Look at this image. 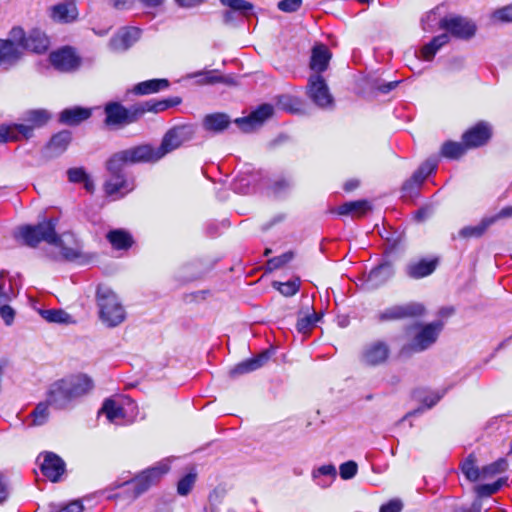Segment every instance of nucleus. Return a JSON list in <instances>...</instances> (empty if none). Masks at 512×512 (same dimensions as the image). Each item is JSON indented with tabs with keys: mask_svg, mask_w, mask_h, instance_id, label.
I'll return each instance as SVG.
<instances>
[{
	"mask_svg": "<svg viewBox=\"0 0 512 512\" xmlns=\"http://www.w3.org/2000/svg\"><path fill=\"white\" fill-rule=\"evenodd\" d=\"M276 105L279 109L290 113H299L301 111V101L291 95H280L276 99Z\"/></svg>",
	"mask_w": 512,
	"mask_h": 512,
	"instance_id": "nucleus-43",
	"label": "nucleus"
},
{
	"mask_svg": "<svg viewBox=\"0 0 512 512\" xmlns=\"http://www.w3.org/2000/svg\"><path fill=\"white\" fill-rule=\"evenodd\" d=\"M169 86V82L166 79H151L138 83L134 88L133 92L140 95H147L156 93Z\"/></svg>",
	"mask_w": 512,
	"mask_h": 512,
	"instance_id": "nucleus-34",
	"label": "nucleus"
},
{
	"mask_svg": "<svg viewBox=\"0 0 512 512\" xmlns=\"http://www.w3.org/2000/svg\"><path fill=\"white\" fill-rule=\"evenodd\" d=\"M140 35L141 30L138 28L129 27L122 29L110 40V48L116 52L125 51L138 41Z\"/></svg>",
	"mask_w": 512,
	"mask_h": 512,
	"instance_id": "nucleus-18",
	"label": "nucleus"
},
{
	"mask_svg": "<svg viewBox=\"0 0 512 512\" xmlns=\"http://www.w3.org/2000/svg\"><path fill=\"white\" fill-rule=\"evenodd\" d=\"M442 328L441 321L415 327L411 342L403 347L402 353L421 352L428 349L436 342Z\"/></svg>",
	"mask_w": 512,
	"mask_h": 512,
	"instance_id": "nucleus-6",
	"label": "nucleus"
},
{
	"mask_svg": "<svg viewBox=\"0 0 512 512\" xmlns=\"http://www.w3.org/2000/svg\"><path fill=\"white\" fill-rule=\"evenodd\" d=\"M106 124L107 125H120L131 123L136 120V113L130 114L119 103H109L105 107Z\"/></svg>",
	"mask_w": 512,
	"mask_h": 512,
	"instance_id": "nucleus-19",
	"label": "nucleus"
},
{
	"mask_svg": "<svg viewBox=\"0 0 512 512\" xmlns=\"http://www.w3.org/2000/svg\"><path fill=\"white\" fill-rule=\"evenodd\" d=\"M105 192L113 199L123 197L133 190V185L122 174H112V177L105 183Z\"/></svg>",
	"mask_w": 512,
	"mask_h": 512,
	"instance_id": "nucleus-23",
	"label": "nucleus"
},
{
	"mask_svg": "<svg viewBox=\"0 0 512 512\" xmlns=\"http://www.w3.org/2000/svg\"><path fill=\"white\" fill-rule=\"evenodd\" d=\"M225 490L223 488H215L208 496V507L206 512H217V506L223 501Z\"/></svg>",
	"mask_w": 512,
	"mask_h": 512,
	"instance_id": "nucleus-53",
	"label": "nucleus"
},
{
	"mask_svg": "<svg viewBox=\"0 0 512 512\" xmlns=\"http://www.w3.org/2000/svg\"><path fill=\"white\" fill-rule=\"evenodd\" d=\"M48 407L45 403H40L32 412L33 425L40 426L44 424L48 418Z\"/></svg>",
	"mask_w": 512,
	"mask_h": 512,
	"instance_id": "nucleus-55",
	"label": "nucleus"
},
{
	"mask_svg": "<svg viewBox=\"0 0 512 512\" xmlns=\"http://www.w3.org/2000/svg\"><path fill=\"white\" fill-rule=\"evenodd\" d=\"M78 16V11L74 3H62L54 6L51 11V17L59 22H71Z\"/></svg>",
	"mask_w": 512,
	"mask_h": 512,
	"instance_id": "nucleus-31",
	"label": "nucleus"
},
{
	"mask_svg": "<svg viewBox=\"0 0 512 512\" xmlns=\"http://www.w3.org/2000/svg\"><path fill=\"white\" fill-rule=\"evenodd\" d=\"M56 219L45 220L35 226H24L19 229L18 236L30 247H35L41 241L59 249L61 256L69 261L80 260L82 250L73 234L56 233Z\"/></svg>",
	"mask_w": 512,
	"mask_h": 512,
	"instance_id": "nucleus-1",
	"label": "nucleus"
},
{
	"mask_svg": "<svg viewBox=\"0 0 512 512\" xmlns=\"http://www.w3.org/2000/svg\"><path fill=\"white\" fill-rule=\"evenodd\" d=\"M50 62L57 70L70 72L80 66V58L72 48L64 47L50 54Z\"/></svg>",
	"mask_w": 512,
	"mask_h": 512,
	"instance_id": "nucleus-12",
	"label": "nucleus"
},
{
	"mask_svg": "<svg viewBox=\"0 0 512 512\" xmlns=\"http://www.w3.org/2000/svg\"><path fill=\"white\" fill-rule=\"evenodd\" d=\"M23 29L14 27L6 39L0 38V69L9 70L23 57L24 50L20 42L23 40Z\"/></svg>",
	"mask_w": 512,
	"mask_h": 512,
	"instance_id": "nucleus-5",
	"label": "nucleus"
},
{
	"mask_svg": "<svg viewBox=\"0 0 512 512\" xmlns=\"http://www.w3.org/2000/svg\"><path fill=\"white\" fill-rule=\"evenodd\" d=\"M229 125V119L225 114L216 113L207 115L204 118V127L207 130L220 132L227 128Z\"/></svg>",
	"mask_w": 512,
	"mask_h": 512,
	"instance_id": "nucleus-39",
	"label": "nucleus"
},
{
	"mask_svg": "<svg viewBox=\"0 0 512 512\" xmlns=\"http://www.w3.org/2000/svg\"><path fill=\"white\" fill-rule=\"evenodd\" d=\"M107 239L115 249H127L132 245L131 235L121 229L110 231Z\"/></svg>",
	"mask_w": 512,
	"mask_h": 512,
	"instance_id": "nucleus-38",
	"label": "nucleus"
},
{
	"mask_svg": "<svg viewBox=\"0 0 512 512\" xmlns=\"http://www.w3.org/2000/svg\"><path fill=\"white\" fill-rule=\"evenodd\" d=\"M491 19L495 23H512V3L494 10Z\"/></svg>",
	"mask_w": 512,
	"mask_h": 512,
	"instance_id": "nucleus-52",
	"label": "nucleus"
},
{
	"mask_svg": "<svg viewBox=\"0 0 512 512\" xmlns=\"http://www.w3.org/2000/svg\"><path fill=\"white\" fill-rule=\"evenodd\" d=\"M268 359L269 353L263 352L259 354L257 357L239 363L233 369H231L230 374L231 376H237L255 371L262 367L267 362Z\"/></svg>",
	"mask_w": 512,
	"mask_h": 512,
	"instance_id": "nucleus-27",
	"label": "nucleus"
},
{
	"mask_svg": "<svg viewBox=\"0 0 512 512\" xmlns=\"http://www.w3.org/2000/svg\"><path fill=\"white\" fill-rule=\"evenodd\" d=\"M131 164L139 162H155L160 159L157 149L151 145H140L125 150Z\"/></svg>",
	"mask_w": 512,
	"mask_h": 512,
	"instance_id": "nucleus-24",
	"label": "nucleus"
},
{
	"mask_svg": "<svg viewBox=\"0 0 512 512\" xmlns=\"http://www.w3.org/2000/svg\"><path fill=\"white\" fill-rule=\"evenodd\" d=\"M424 313V307L420 303H409L389 307L379 314L380 320H399L406 317L419 316Z\"/></svg>",
	"mask_w": 512,
	"mask_h": 512,
	"instance_id": "nucleus-15",
	"label": "nucleus"
},
{
	"mask_svg": "<svg viewBox=\"0 0 512 512\" xmlns=\"http://www.w3.org/2000/svg\"><path fill=\"white\" fill-rule=\"evenodd\" d=\"M439 26L461 39H470L476 32V25L471 20L461 16L444 17L440 20Z\"/></svg>",
	"mask_w": 512,
	"mask_h": 512,
	"instance_id": "nucleus-9",
	"label": "nucleus"
},
{
	"mask_svg": "<svg viewBox=\"0 0 512 512\" xmlns=\"http://www.w3.org/2000/svg\"><path fill=\"white\" fill-rule=\"evenodd\" d=\"M506 478H500L492 484H482L475 487V492L478 497H489L500 490V488L506 483Z\"/></svg>",
	"mask_w": 512,
	"mask_h": 512,
	"instance_id": "nucleus-47",
	"label": "nucleus"
},
{
	"mask_svg": "<svg viewBox=\"0 0 512 512\" xmlns=\"http://www.w3.org/2000/svg\"><path fill=\"white\" fill-rule=\"evenodd\" d=\"M302 4V0H281L278 2L277 7L279 10L287 13L297 11Z\"/></svg>",
	"mask_w": 512,
	"mask_h": 512,
	"instance_id": "nucleus-58",
	"label": "nucleus"
},
{
	"mask_svg": "<svg viewBox=\"0 0 512 512\" xmlns=\"http://www.w3.org/2000/svg\"><path fill=\"white\" fill-rule=\"evenodd\" d=\"M91 116V110L82 107L65 109L60 114V121L67 125H77Z\"/></svg>",
	"mask_w": 512,
	"mask_h": 512,
	"instance_id": "nucleus-30",
	"label": "nucleus"
},
{
	"mask_svg": "<svg viewBox=\"0 0 512 512\" xmlns=\"http://www.w3.org/2000/svg\"><path fill=\"white\" fill-rule=\"evenodd\" d=\"M445 394V390L442 391H431V392H423L418 391L415 395V397L421 401L426 408L433 407Z\"/></svg>",
	"mask_w": 512,
	"mask_h": 512,
	"instance_id": "nucleus-48",
	"label": "nucleus"
},
{
	"mask_svg": "<svg viewBox=\"0 0 512 512\" xmlns=\"http://www.w3.org/2000/svg\"><path fill=\"white\" fill-rule=\"evenodd\" d=\"M319 321V316L315 313L307 314L303 317L298 318L296 328L298 332L302 334L308 333L315 324Z\"/></svg>",
	"mask_w": 512,
	"mask_h": 512,
	"instance_id": "nucleus-51",
	"label": "nucleus"
},
{
	"mask_svg": "<svg viewBox=\"0 0 512 512\" xmlns=\"http://www.w3.org/2000/svg\"><path fill=\"white\" fill-rule=\"evenodd\" d=\"M221 3L231 10L241 13L242 15H249L253 10V4L246 0H220Z\"/></svg>",
	"mask_w": 512,
	"mask_h": 512,
	"instance_id": "nucleus-49",
	"label": "nucleus"
},
{
	"mask_svg": "<svg viewBox=\"0 0 512 512\" xmlns=\"http://www.w3.org/2000/svg\"><path fill=\"white\" fill-rule=\"evenodd\" d=\"M197 479V473L195 471L189 472L182 477L177 484V492L181 496H187L193 489Z\"/></svg>",
	"mask_w": 512,
	"mask_h": 512,
	"instance_id": "nucleus-46",
	"label": "nucleus"
},
{
	"mask_svg": "<svg viewBox=\"0 0 512 512\" xmlns=\"http://www.w3.org/2000/svg\"><path fill=\"white\" fill-rule=\"evenodd\" d=\"M467 149L469 148L466 146L464 142L459 143L448 141L442 145L441 154L446 158L458 159L459 157L466 153Z\"/></svg>",
	"mask_w": 512,
	"mask_h": 512,
	"instance_id": "nucleus-41",
	"label": "nucleus"
},
{
	"mask_svg": "<svg viewBox=\"0 0 512 512\" xmlns=\"http://www.w3.org/2000/svg\"><path fill=\"white\" fill-rule=\"evenodd\" d=\"M358 471V465L354 461H347L340 465L339 473L343 480L352 479Z\"/></svg>",
	"mask_w": 512,
	"mask_h": 512,
	"instance_id": "nucleus-56",
	"label": "nucleus"
},
{
	"mask_svg": "<svg viewBox=\"0 0 512 512\" xmlns=\"http://www.w3.org/2000/svg\"><path fill=\"white\" fill-rule=\"evenodd\" d=\"M117 10H129L133 7V0H107ZM143 7L158 9L164 5L166 0H137Z\"/></svg>",
	"mask_w": 512,
	"mask_h": 512,
	"instance_id": "nucleus-35",
	"label": "nucleus"
},
{
	"mask_svg": "<svg viewBox=\"0 0 512 512\" xmlns=\"http://www.w3.org/2000/svg\"><path fill=\"white\" fill-rule=\"evenodd\" d=\"M49 119L45 110H33L27 113V124L0 125V142L18 141L32 136L34 128L44 125Z\"/></svg>",
	"mask_w": 512,
	"mask_h": 512,
	"instance_id": "nucleus-3",
	"label": "nucleus"
},
{
	"mask_svg": "<svg viewBox=\"0 0 512 512\" xmlns=\"http://www.w3.org/2000/svg\"><path fill=\"white\" fill-rule=\"evenodd\" d=\"M273 111L272 105L263 104L253 111L248 117L237 119L236 123L243 131L250 132L261 126L264 121L270 118L273 115Z\"/></svg>",
	"mask_w": 512,
	"mask_h": 512,
	"instance_id": "nucleus-16",
	"label": "nucleus"
},
{
	"mask_svg": "<svg viewBox=\"0 0 512 512\" xmlns=\"http://www.w3.org/2000/svg\"><path fill=\"white\" fill-rule=\"evenodd\" d=\"M83 505L79 501H72L58 512H82Z\"/></svg>",
	"mask_w": 512,
	"mask_h": 512,
	"instance_id": "nucleus-64",
	"label": "nucleus"
},
{
	"mask_svg": "<svg viewBox=\"0 0 512 512\" xmlns=\"http://www.w3.org/2000/svg\"><path fill=\"white\" fill-rule=\"evenodd\" d=\"M170 106H171V104L167 100L154 102L152 104L147 103L146 108H143L141 110V112H144V111L160 112V111H164L165 109H167Z\"/></svg>",
	"mask_w": 512,
	"mask_h": 512,
	"instance_id": "nucleus-62",
	"label": "nucleus"
},
{
	"mask_svg": "<svg viewBox=\"0 0 512 512\" xmlns=\"http://www.w3.org/2000/svg\"><path fill=\"white\" fill-rule=\"evenodd\" d=\"M192 133V129L187 126L175 127L169 130L163 137L161 145L156 148L158 157L161 159L166 154L177 149L191 138Z\"/></svg>",
	"mask_w": 512,
	"mask_h": 512,
	"instance_id": "nucleus-10",
	"label": "nucleus"
},
{
	"mask_svg": "<svg viewBox=\"0 0 512 512\" xmlns=\"http://www.w3.org/2000/svg\"><path fill=\"white\" fill-rule=\"evenodd\" d=\"M23 38L20 45H22L24 52L30 51L40 54L46 52L50 46V40L47 35L36 28L28 33L23 30Z\"/></svg>",
	"mask_w": 512,
	"mask_h": 512,
	"instance_id": "nucleus-13",
	"label": "nucleus"
},
{
	"mask_svg": "<svg viewBox=\"0 0 512 512\" xmlns=\"http://www.w3.org/2000/svg\"><path fill=\"white\" fill-rule=\"evenodd\" d=\"M67 175L69 181L73 183L82 182L87 176L82 168H71L67 171Z\"/></svg>",
	"mask_w": 512,
	"mask_h": 512,
	"instance_id": "nucleus-59",
	"label": "nucleus"
},
{
	"mask_svg": "<svg viewBox=\"0 0 512 512\" xmlns=\"http://www.w3.org/2000/svg\"><path fill=\"white\" fill-rule=\"evenodd\" d=\"M290 184L291 183L288 179L281 178L279 180H276L273 183L272 189L275 193H280V192L284 191L285 189L289 188Z\"/></svg>",
	"mask_w": 512,
	"mask_h": 512,
	"instance_id": "nucleus-63",
	"label": "nucleus"
},
{
	"mask_svg": "<svg viewBox=\"0 0 512 512\" xmlns=\"http://www.w3.org/2000/svg\"><path fill=\"white\" fill-rule=\"evenodd\" d=\"M390 354L387 343L377 340L367 344L361 355V360L365 365L378 366L384 364Z\"/></svg>",
	"mask_w": 512,
	"mask_h": 512,
	"instance_id": "nucleus-11",
	"label": "nucleus"
},
{
	"mask_svg": "<svg viewBox=\"0 0 512 512\" xmlns=\"http://www.w3.org/2000/svg\"><path fill=\"white\" fill-rule=\"evenodd\" d=\"M8 274L9 273L5 270H2L0 273V307L7 304L9 301H11L12 298L15 297L12 284L9 283L7 285L5 282V278L8 276Z\"/></svg>",
	"mask_w": 512,
	"mask_h": 512,
	"instance_id": "nucleus-45",
	"label": "nucleus"
},
{
	"mask_svg": "<svg viewBox=\"0 0 512 512\" xmlns=\"http://www.w3.org/2000/svg\"><path fill=\"white\" fill-rule=\"evenodd\" d=\"M462 473L471 481L476 482L481 479V469L477 466L474 455H469L461 465Z\"/></svg>",
	"mask_w": 512,
	"mask_h": 512,
	"instance_id": "nucleus-40",
	"label": "nucleus"
},
{
	"mask_svg": "<svg viewBox=\"0 0 512 512\" xmlns=\"http://www.w3.org/2000/svg\"><path fill=\"white\" fill-rule=\"evenodd\" d=\"M131 164L126 151H120L114 154L107 162V169L111 174H121L123 168Z\"/></svg>",
	"mask_w": 512,
	"mask_h": 512,
	"instance_id": "nucleus-42",
	"label": "nucleus"
},
{
	"mask_svg": "<svg viewBox=\"0 0 512 512\" xmlns=\"http://www.w3.org/2000/svg\"><path fill=\"white\" fill-rule=\"evenodd\" d=\"M273 287L276 288L282 295L288 297L296 294L300 287V280L298 278L289 280L287 282H274Z\"/></svg>",
	"mask_w": 512,
	"mask_h": 512,
	"instance_id": "nucleus-50",
	"label": "nucleus"
},
{
	"mask_svg": "<svg viewBox=\"0 0 512 512\" xmlns=\"http://www.w3.org/2000/svg\"><path fill=\"white\" fill-rule=\"evenodd\" d=\"M437 266L436 259H421L419 261L410 262L406 266V274L413 279H420L429 276L434 272Z\"/></svg>",
	"mask_w": 512,
	"mask_h": 512,
	"instance_id": "nucleus-26",
	"label": "nucleus"
},
{
	"mask_svg": "<svg viewBox=\"0 0 512 512\" xmlns=\"http://www.w3.org/2000/svg\"><path fill=\"white\" fill-rule=\"evenodd\" d=\"M436 166L437 163L434 160L425 161L417 171L414 172L412 177L404 183L403 191L406 195L413 196L426 177L436 169Z\"/></svg>",
	"mask_w": 512,
	"mask_h": 512,
	"instance_id": "nucleus-17",
	"label": "nucleus"
},
{
	"mask_svg": "<svg viewBox=\"0 0 512 512\" xmlns=\"http://www.w3.org/2000/svg\"><path fill=\"white\" fill-rule=\"evenodd\" d=\"M403 504L398 499L390 500L388 503L384 504L380 508V512H400L402 510Z\"/></svg>",
	"mask_w": 512,
	"mask_h": 512,
	"instance_id": "nucleus-61",
	"label": "nucleus"
},
{
	"mask_svg": "<svg viewBox=\"0 0 512 512\" xmlns=\"http://www.w3.org/2000/svg\"><path fill=\"white\" fill-rule=\"evenodd\" d=\"M71 141V134L68 131H61L54 135L47 145V150L50 156H58L62 154L68 147Z\"/></svg>",
	"mask_w": 512,
	"mask_h": 512,
	"instance_id": "nucleus-33",
	"label": "nucleus"
},
{
	"mask_svg": "<svg viewBox=\"0 0 512 512\" xmlns=\"http://www.w3.org/2000/svg\"><path fill=\"white\" fill-rule=\"evenodd\" d=\"M490 136V127L487 124L479 123L464 133L462 139L468 148H476L484 145Z\"/></svg>",
	"mask_w": 512,
	"mask_h": 512,
	"instance_id": "nucleus-20",
	"label": "nucleus"
},
{
	"mask_svg": "<svg viewBox=\"0 0 512 512\" xmlns=\"http://www.w3.org/2000/svg\"><path fill=\"white\" fill-rule=\"evenodd\" d=\"M169 463V459H164L156 463L153 467L146 469L135 479L130 482H126L125 484H127L130 489H133L134 496L137 497L148 490L150 486L156 484L161 477L169 471Z\"/></svg>",
	"mask_w": 512,
	"mask_h": 512,
	"instance_id": "nucleus-7",
	"label": "nucleus"
},
{
	"mask_svg": "<svg viewBox=\"0 0 512 512\" xmlns=\"http://www.w3.org/2000/svg\"><path fill=\"white\" fill-rule=\"evenodd\" d=\"M307 95L320 108L328 109L334 105V99L329 87L325 79L319 74L310 75L307 84Z\"/></svg>",
	"mask_w": 512,
	"mask_h": 512,
	"instance_id": "nucleus-8",
	"label": "nucleus"
},
{
	"mask_svg": "<svg viewBox=\"0 0 512 512\" xmlns=\"http://www.w3.org/2000/svg\"><path fill=\"white\" fill-rule=\"evenodd\" d=\"M449 39V35L446 33L434 37L422 47L420 57L426 61H431L435 54L449 42Z\"/></svg>",
	"mask_w": 512,
	"mask_h": 512,
	"instance_id": "nucleus-32",
	"label": "nucleus"
},
{
	"mask_svg": "<svg viewBox=\"0 0 512 512\" xmlns=\"http://www.w3.org/2000/svg\"><path fill=\"white\" fill-rule=\"evenodd\" d=\"M73 397L67 388L64 379L55 382L49 391L47 403L56 408L66 407Z\"/></svg>",
	"mask_w": 512,
	"mask_h": 512,
	"instance_id": "nucleus-21",
	"label": "nucleus"
},
{
	"mask_svg": "<svg viewBox=\"0 0 512 512\" xmlns=\"http://www.w3.org/2000/svg\"><path fill=\"white\" fill-rule=\"evenodd\" d=\"M42 457L41 471L52 482H57L65 471L64 461L55 453L44 452L39 458Z\"/></svg>",
	"mask_w": 512,
	"mask_h": 512,
	"instance_id": "nucleus-14",
	"label": "nucleus"
},
{
	"mask_svg": "<svg viewBox=\"0 0 512 512\" xmlns=\"http://www.w3.org/2000/svg\"><path fill=\"white\" fill-rule=\"evenodd\" d=\"M0 316L6 325H11L14 320L15 312L9 305L5 304L0 307Z\"/></svg>",
	"mask_w": 512,
	"mask_h": 512,
	"instance_id": "nucleus-60",
	"label": "nucleus"
},
{
	"mask_svg": "<svg viewBox=\"0 0 512 512\" xmlns=\"http://www.w3.org/2000/svg\"><path fill=\"white\" fill-rule=\"evenodd\" d=\"M98 315L102 324L114 328L126 319L125 308L118 295L107 285L100 284L96 291Z\"/></svg>",
	"mask_w": 512,
	"mask_h": 512,
	"instance_id": "nucleus-2",
	"label": "nucleus"
},
{
	"mask_svg": "<svg viewBox=\"0 0 512 512\" xmlns=\"http://www.w3.org/2000/svg\"><path fill=\"white\" fill-rule=\"evenodd\" d=\"M371 210V205L367 200H357L343 203L337 208L339 215H351L352 217H362Z\"/></svg>",
	"mask_w": 512,
	"mask_h": 512,
	"instance_id": "nucleus-29",
	"label": "nucleus"
},
{
	"mask_svg": "<svg viewBox=\"0 0 512 512\" xmlns=\"http://www.w3.org/2000/svg\"><path fill=\"white\" fill-rule=\"evenodd\" d=\"M40 315L43 319L50 323L58 324H73L75 320L73 317L61 309H47L41 310Z\"/></svg>",
	"mask_w": 512,
	"mask_h": 512,
	"instance_id": "nucleus-37",
	"label": "nucleus"
},
{
	"mask_svg": "<svg viewBox=\"0 0 512 512\" xmlns=\"http://www.w3.org/2000/svg\"><path fill=\"white\" fill-rule=\"evenodd\" d=\"M311 476L312 479L326 477L330 480H335L337 476V470L333 464H326L314 469L311 473Z\"/></svg>",
	"mask_w": 512,
	"mask_h": 512,
	"instance_id": "nucleus-54",
	"label": "nucleus"
},
{
	"mask_svg": "<svg viewBox=\"0 0 512 512\" xmlns=\"http://www.w3.org/2000/svg\"><path fill=\"white\" fill-rule=\"evenodd\" d=\"M330 59L331 53L325 45L319 44L314 46L310 60V68L314 72L313 74L321 75L320 73L328 68Z\"/></svg>",
	"mask_w": 512,
	"mask_h": 512,
	"instance_id": "nucleus-25",
	"label": "nucleus"
},
{
	"mask_svg": "<svg viewBox=\"0 0 512 512\" xmlns=\"http://www.w3.org/2000/svg\"><path fill=\"white\" fill-rule=\"evenodd\" d=\"M496 222V218H483L481 222L475 226H467L459 231V236L463 238L480 237L485 231Z\"/></svg>",
	"mask_w": 512,
	"mask_h": 512,
	"instance_id": "nucleus-36",
	"label": "nucleus"
},
{
	"mask_svg": "<svg viewBox=\"0 0 512 512\" xmlns=\"http://www.w3.org/2000/svg\"><path fill=\"white\" fill-rule=\"evenodd\" d=\"M73 399L87 394L93 388L92 379L86 374L72 375L64 379Z\"/></svg>",
	"mask_w": 512,
	"mask_h": 512,
	"instance_id": "nucleus-22",
	"label": "nucleus"
},
{
	"mask_svg": "<svg viewBox=\"0 0 512 512\" xmlns=\"http://www.w3.org/2000/svg\"><path fill=\"white\" fill-rule=\"evenodd\" d=\"M508 463L506 459L500 458L497 461L485 465L481 468V479H488L507 470Z\"/></svg>",
	"mask_w": 512,
	"mask_h": 512,
	"instance_id": "nucleus-44",
	"label": "nucleus"
},
{
	"mask_svg": "<svg viewBox=\"0 0 512 512\" xmlns=\"http://www.w3.org/2000/svg\"><path fill=\"white\" fill-rule=\"evenodd\" d=\"M110 423L125 424L134 421L137 416L135 402L126 396H118L106 399L100 410Z\"/></svg>",
	"mask_w": 512,
	"mask_h": 512,
	"instance_id": "nucleus-4",
	"label": "nucleus"
},
{
	"mask_svg": "<svg viewBox=\"0 0 512 512\" xmlns=\"http://www.w3.org/2000/svg\"><path fill=\"white\" fill-rule=\"evenodd\" d=\"M394 274L391 263L385 262L373 268L367 276L368 285L371 287L379 286L385 283Z\"/></svg>",
	"mask_w": 512,
	"mask_h": 512,
	"instance_id": "nucleus-28",
	"label": "nucleus"
},
{
	"mask_svg": "<svg viewBox=\"0 0 512 512\" xmlns=\"http://www.w3.org/2000/svg\"><path fill=\"white\" fill-rule=\"evenodd\" d=\"M293 252L289 251L280 256L274 257L268 261V265L271 269H278L288 263L293 258Z\"/></svg>",
	"mask_w": 512,
	"mask_h": 512,
	"instance_id": "nucleus-57",
	"label": "nucleus"
}]
</instances>
